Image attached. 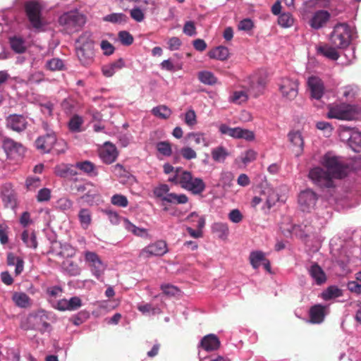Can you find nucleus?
<instances>
[{
	"label": "nucleus",
	"mask_w": 361,
	"mask_h": 361,
	"mask_svg": "<svg viewBox=\"0 0 361 361\" xmlns=\"http://www.w3.org/2000/svg\"><path fill=\"white\" fill-rule=\"evenodd\" d=\"M319 164L312 167L309 171V178L314 184L320 188L334 187L335 179H342L348 174V167L344 159L332 152L322 155Z\"/></svg>",
	"instance_id": "nucleus-1"
},
{
	"label": "nucleus",
	"mask_w": 361,
	"mask_h": 361,
	"mask_svg": "<svg viewBox=\"0 0 361 361\" xmlns=\"http://www.w3.org/2000/svg\"><path fill=\"white\" fill-rule=\"evenodd\" d=\"M267 83L266 75L264 72L252 74L241 85L243 90L233 91L229 97L230 102L241 104L248 99L249 94L257 97L262 93Z\"/></svg>",
	"instance_id": "nucleus-2"
},
{
	"label": "nucleus",
	"mask_w": 361,
	"mask_h": 361,
	"mask_svg": "<svg viewBox=\"0 0 361 361\" xmlns=\"http://www.w3.org/2000/svg\"><path fill=\"white\" fill-rule=\"evenodd\" d=\"M169 181L179 185L182 188L194 195L201 194L206 188L202 178L194 177L190 171L180 167L176 168V174L169 177Z\"/></svg>",
	"instance_id": "nucleus-3"
},
{
	"label": "nucleus",
	"mask_w": 361,
	"mask_h": 361,
	"mask_svg": "<svg viewBox=\"0 0 361 361\" xmlns=\"http://www.w3.org/2000/svg\"><path fill=\"white\" fill-rule=\"evenodd\" d=\"M86 16L77 10L63 13L59 18V23L68 34L79 31L86 23Z\"/></svg>",
	"instance_id": "nucleus-4"
},
{
	"label": "nucleus",
	"mask_w": 361,
	"mask_h": 361,
	"mask_svg": "<svg viewBox=\"0 0 361 361\" xmlns=\"http://www.w3.org/2000/svg\"><path fill=\"white\" fill-rule=\"evenodd\" d=\"M355 35L354 28L346 23L337 24L331 35V41L335 47L346 48Z\"/></svg>",
	"instance_id": "nucleus-5"
},
{
	"label": "nucleus",
	"mask_w": 361,
	"mask_h": 361,
	"mask_svg": "<svg viewBox=\"0 0 361 361\" xmlns=\"http://www.w3.org/2000/svg\"><path fill=\"white\" fill-rule=\"evenodd\" d=\"M359 108L354 105L345 103L335 104L329 106L328 117L339 120H355L360 116Z\"/></svg>",
	"instance_id": "nucleus-6"
},
{
	"label": "nucleus",
	"mask_w": 361,
	"mask_h": 361,
	"mask_svg": "<svg viewBox=\"0 0 361 361\" xmlns=\"http://www.w3.org/2000/svg\"><path fill=\"white\" fill-rule=\"evenodd\" d=\"M85 261L88 265L91 274L98 280H102L106 269L107 265L102 260L101 257L94 252L85 251Z\"/></svg>",
	"instance_id": "nucleus-7"
},
{
	"label": "nucleus",
	"mask_w": 361,
	"mask_h": 361,
	"mask_svg": "<svg viewBox=\"0 0 361 361\" xmlns=\"http://www.w3.org/2000/svg\"><path fill=\"white\" fill-rule=\"evenodd\" d=\"M318 200L319 195L311 189L301 191L298 197L300 209L307 213H310L315 209Z\"/></svg>",
	"instance_id": "nucleus-8"
},
{
	"label": "nucleus",
	"mask_w": 361,
	"mask_h": 361,
	"mask_svg": "<svg viewBox=\"0 0 361 361\" xmlns=\"http://www.w3.org/2000/svg\"><path fill=\"white\" fill-rule=\"evenodd\" d=\"M219 130L222 135H227L234 139H244L247 141L255 140L254 132L247 129L240 127L230 128L226 124H221Z\"/></svg>",
	"instance_id": "nucleus-9"
},
{
	"label": "nucleus",
	"mask_w": 361,
	"mask_h": 361,
	"mask_svg": "<svg viewBox=\"0 0 361 361\" xmlns=\"http://www.w3.org/2000/svg\"><path fill=\"white\" fill-rule=\"evenodd\" d=\"M25 11L32 25L37 30L41 29L44 23L40 16L41 8L39 4L35 1L27 2L25 5Z\"/></svg>",
	"instance_id": "nucleus-10"
},
{
	"label": "nucleus",
	"mask_w": 361,
	"mask_h": 361,
	"mask_svg": "<svg viewBox=\"0 0 361 361\" xmlns=\"http://www.w3.org/2000/svg\"><path fill=\"white\" fill-rule=\"evenodd\" d=\"M3 148L7 157L13 159H19L25 154V147L19 142L10 138H6L3 142Z\"/></svg>",
	"instance_id": "nucleus-11"
},
{
	"label": "nucleus",
	"mask_w": 361,
	"mask_h": 361,
	"mask_svg": "<svg viewBox=\"0 0 361 361\" xmlns=\"http://www.w3.org/2000/svg\"><path fill=\"white\" fill-rule=\"evenodd\" d=\"M279 228L286 236L294 235L302 237L304 235V232L302 231L301 226L293 224L290 216H282L279 224Z\"/></svg>",
	"instance_id": "nucleus-12"
},
{
	"label": "nucleus",
	"mask_w": 361,
	"mask_h": 361,
	"mask_svg": "<svg viewBox=\"0 0 361 361\" xmlns=\"http://www.w3.org/2000/svg\"><path fill=\"white\" fill-rule=\"evenodd\" d=\"M167 251L166 243L164 240H158L143 248L140 251V256L143 258L161 256L166 253Z\"/></svg>",
	"instance_id": "nucleus-13"
},
{
	"label": "nucleus",
	"mask_w": 361,
	"mask_h": 361,
	"mask_svg": "<svg viewBox=\"0 0 361 361\" xmlns=\"http://www.w3.org/2000/svg\"><path fill=\"white\" fill-rule=\"evenodd\" d=\"M298 85L296 80L290 78H283L279 84L282 96L288 100L295 98L298 95Z\"/></svg>",
	"instance_id": "nucleus-14"
},
{
	"label": "nucleus",
	"mask_w": 361,
	"mask_h": 361,
	"mask_svg": "<svg viewBox=\"0 0 361 361\" xmlns=\"http://www.w3.org/2000/svg\"><path fill=\"white\" fill-rule=\"evenodd\" d=\"M47 319L46 312L42 310L30 314L27 318V322L30 324L29 328L39 329L44 331L50 328L49 324L46 321Z\"/></svg>",
	"instance_id": "nucleus-15"
},
{
	"label": "nucleus",
	"mask_w": 361,
	"mask_h": 361,
	"mask_svg": "<svg viewBox=\"0 0 361 361\" xmlns=\"http://www.w3.org/2000/svg\"><path fill=\"white\" fill-rule=\"evenodd\" d=\"M100 159L105 164H109L114 162L118 157V151L114 145L106 142L99 149Z\"/></svg>",
	"instance_id": "nucleus-16"
},
{
	"label": "nucleus",
	"mask_w": 361,
	"mask_h": 361,
	"mask_svg": "<svg viewBox=\"0 0 361 361\" xmlns=\"http://www.w3.org/2000/svg\"><path fill=\"white\" fill-rule=\"evenodd\" d=\"M56 137L54 132H48L45 135L39 137L35 141L37 149L43 153H47L54 147Z\"/></svg>",
	"instance_id": "nucleus-17"
},
{
	"label": "nucleus",
	"mask_w": 361,
	"mask_h": 361,
	"mask_svg": "<svg viewBox=\"0 0 361 361\" xmlns=\"http://www.w3.org/2000/svg\"><path fill=\"white\" fill-rule=\"evenodd\" d=\"M330 13L324 10L316 11L309 20L310 26L315 30L322 28L329 21Z\"/></svg>",
	"instance_id": "nucleus-18"
},
{
	"label": "nucleus",
	"mask_w": 361,
	"mask_h": 361,
	"mask_svg": "<svg viewBox=\"0 0 361 361\" xmlns=\"http://www.w3.org/2000/svg\"><path fill=\"white\" fill-rule=\"evenodd\" d=\"M2 200L6 207L14 208L16 205V194L10 183H6L1 189Z\"/></svg>",
	"instance_id": "nucleus-19"
},
{
	"label": "nucleus",
	"mask_w": 361,
	"mask_h": 361,
	"mask_svg": "<svg viewBox=\"0 0 361 361\" xmlns=\"http://www.w3.org/2000/svg\"><path fill=\"white\" fill-rule=\"evenodd\" d=\"M311 95L316 99H320L324 91V87L322 80L317 76L310 77L307 81Z\"/></svg>",
	"instance_id": "nucleus-20"
},
{
	"label": "nucleus",
	"mask_w": 361,
	"mask_h": 361,
	"mask_svg": "<svg viewBox=\"0 0 361 361\" xmlns=\"http://www.w3.org/2000/svg\"><path fill=\"white\" fill-rule=\"evenodd\" d=\"M26 118L20 115H10L7 118V126L13 130L21 132L27 127Z\"/></svg>",
	"instance_id": "nucleus-21"
},
{
	"label": "nucleus",
	"mask_w": 361,
	"mask_h": 361,
	"mask_svg": "<svg viewBox=\"0 0 361 361\" xmlns=\"http://www.w3.org/2000/svg\"><path fill=\"white\" fill-rule=\"evenodd\" d=\"M327 313V307L322 305H315L310 310V322L314 324H320L324 321Z\"/></svg>",
	"instance_id": "nucleus-22"
},
{
	"label": "nucleus",
	"mask_w": 361,
	"mask_h": 361,
	"mask_svg": "<svg viewBox=\"0 0 361 361\" xmlns=\"http://www.w3.org/2000/svg\"><path fill=\"white\" fill-rule=\"evenodd\" d=\"M308 272L317 285H322L326 281L327 278L325 272L317 264H312L308 269Z\"/></svg>",
	"instance_id": "nucleus-23"
},
{
	"label": "nucleus",
	"mask_w": 361,
	"mask_h": 361,
	"mask_svg": "<svg viewBox=\"0 0 361 361\" xmlns=\"http://www.w3.org/2000/svg\"><path fill=\"white\" fill-rule=\"evenodd\" d=\"M76 53L79 60L83 65H88L92 63L94 52L90 44H84L82 47L78 48Z\"/></svg>",
	"instance_id": "nucleus-24"
},
{
	"label": "nucleus",
	"mask_w": 361,
	"mask_h": 361,
	"mask_svg": "<svg viewBox=\"0 0 361 361\" xmlns=\"http://www.w3.org/2000/svg\"><path fill=\"white\" fill-rule=\"evenodd\" d=\"M12 301L20 308H28L32 306V299L24 292H14L12 295Z\"/></svg>",
	"instance_id": "nucleus-25"
},
{
	"label": "nucleus",
	"mask_w": 361,
	"mask_h": 361,
	"mask_svg": "<svg viewBox=\"0 0 361 361\" xmlns=\"http://www.w3.org/2000/svg\"><path fill=\"white\" fill-rule=\"evenodd\" d=\"M288 138L290 142L292 143L293 147H294L296 155L299 156L302 153L304 146V141L300 132H290L288 133Z\"/></svg>",
	"instance_id": "nucleus-26"
},
{
	"label": "nucleus",
	"mask_w": 361,
	"mask_h": 361,
	"mask_svg": "<svg viewBox=\"0 0 361 361\" xmlns=\"http://www.w3.org/2000/svg\"><path fill=\"white\" fill-rule=\"evenodd\" d=\"M125 66V62L122 59L117 61L104 65L102 68V74L107 78L113 76L118 71L121 70Z\"/></svg>",
	"instance_id": "nucleus-27"
},
{
	"label": "nucleus",
	"mask_w": 361,
	"mask_h": 361,
	"mask_svg": "<svg viewBox=\"0 0 361 361\" xmlns=\"http://www.w3.org/2000/svg\"><path fill=\"white\" fill-rule=\"evenodd\" d=\"M200 345L205 350L212 351L216 350L219 347L220 341L214 334H209L201 340Z\"/></svg>",
	"instance_id": "nucleus-28"
},
{
	"label": "nucleus",
	"mask_w": 361,
	"mask_h": 361,
	"mask_svg": "<svg viewBox=\"0 0 361 361\" xmlns=\"http://www.w3.org/2000/svg\"><path fill=\"white\" fill-rule=\"evenodd\" d=\"M54 172L56 176L63 178L73 176L77 174L75 166L66 164L57 165L54 169Z\"/></svg>",
	"instance_id": "nucleus-29"
},
{
	"label": "nucleus",
	"mask_w": 361,
	"mask_h": 361,
	"mask_svg": "<svg viewBox=\"0 0 361 361\" xmlns=\"http://www.w3.org/2000/svg\"><path fill=\"white\" fill-rule=\"evenodd\" d=\"M230 55L229 50L224 46H219L208 52L210 59L219 61H225L228 59Z\"/></svg>",
	"instance_id": "nucleus-30"
},
{
	"label": "nucleus",
	"mask_w": 361,
	"mask_h": 361,
	"mask_svg": "<svg viewBox=\"0 0 361 361\" xmlns=\"http://www.w3.org/2000/svg\"><path fill=\"white\" fill-rule=\"evenodd\" d=\"M211 229L213 233L222 240L226 239L229 234V228L226 223L215 222L212 225Z\"/></svg>",
	"instance_id": "nucleus-31"
},
{
	"label": "nucleus",
	"mask_w": 361,
	"mask_h": 361,
	"mask_svg": "<svg viewBox=\"0 0 361 361\" xmlns=\"http://www.w3.org/2000/svg\"><path fill=\"white\" fill-rule=\"evenodd\" d=\"M348 145L350 148L357 152H361V132L357 130H353L350 133Z\"/></svg>",
	"instance_id": "nucleus-32"
},
{
	"label": "nucleus",
	"mask_w": 361,
	"mask_h": 361,
	"mask_svg": "<svg viewBox=\"0 0 361 361\" xmlns=\"http://www.w3.org/2000/svg\"><path fill=\"white\" fill-rule=\"evenodd\" d=\"M188 137L192 139L196 145H202L205 147L212 144L210 139L202 132L190 133L188 134Z\"/></svg>",
	"instance_id": "nucleus-33"
},
{
	"label": "nucleus",
	"mask_w": 361,
	"mask_h": 361,
	"mask_svg": "<svg viewBox=\"0 0 361 361\" xmlns=\"http://www.w3.org/2000/svg\"><path fill=\"white\" fill-rule=\"evenodd\" d=\"M21 239L27 247L37 248V241L33 231L25 230L21 234Z\"/></svg>",
	"instance_id": "nucleus-34"
},
{
	"label": "nucleus",
	"mask_w": 361,
	"mask_h": 361,
	"mask_svg": "<svg viewBox=\"0 0 361 361\" xmlns=\"http://www.w3.org/2000/svg\"><path fill=\"white\" fill-rule=\"evenodd\" d=\"M123 227L129 232L139 237H144L147 235V231L143 228H139L131 223L128 219H123Z\"/></svg>",
	"instance_id": "nucleus-35"
},
{
	"label": "nucleus",
	"mask_w": 361,
	"mask_h": 361,
	"mask_svg": "<svg viewBox=\"0 0 361 361\" xmlns=\"http://www.w3.org/2000/svg\"><path fill=\"white\" fill-rule=\"evenodd\" d=\"M123 227L129 232L139 237H144L147 235V231L143 228H139L131 223L128 219H123Z\"/></svg>",
	"instance_id": "nucleus-36"
},
{
	"label": "nucleus",
	"mask_w": 361,
	"mask_h": 361,
	"mask_svg": "<svg viewBox=\"0 0 361 361\" xmlns=\"http://www.w3.org/2000/svg\"><path fill=\"white\" fill-rule=\"evenodd\" d=\"M343 291L336 286H330L322 293V298L324 300H330L342 296Z\"/></svg>",
	"instance_id": "nucleus-37"
},
{
	"label": "nucleus",
	"mask_w": 361,
	"mask_h": 361,
	"mask_svg": "<svg viewBox=\"0 0 361 361\" xmlns=\"http://www.w3.org/2000/svg\"><path fill=\"white\" fill-rule=\"evenodd\" d=\"M78 219L83 229L89 228L92 223V213L89 209H80L78 213Z\"/></svg>",
	"instance_id": "nucleus-38"
},
{
	"label": "nucleus",
	"mask_w": 361,
	"mask_h": 361,
	"mask_svg": "<svg viewBox=\"0 0 361 361\" xmlns=\"http://www.w3.org/2000/svg\"><path fill=\"white\" fill-rule=\"evenodd\" d=\"M317 53L333 61L337 60L339 57V54L336 49L329 45L319 47L317 48Z\"/></svg>",
	"instance_id": "nucleus-39"
},
{
	"label": "nucleus",
	"mask_w": 361,
	"mask_h": 361,
	"mask_svg": "<svg viewBox=\"0 0 361 361\" xmlns=\"http://www.w3.org/2000/svg\"><path fill=\"white\" fill-rule=\"evenodd\" d=\"M180 118L190 128H193L197 123L196 113L192 108L188 109L184 114H180Z\"/></svg>",
	"instance_id": "nucleus-40"
},
{
	"label": "nucleus",
	"mask_w": 361,
	"mask_h": 361,
	"mask_svg": "<svg viewBox=\"0 0 361 361\" xmlns=\"http://www.w3.org/2000/svg\"><path fill=\"white\" fill-rule=\"evenodd\" d=\"M152 113L154 116L166 120L171 116L172 111L168 106L165 105H159L154 107L152 109Z\"/></svg>",
	"instance_id": "nucleus-41"
},
{
	"label": "nucleus",
	"mask_w": 361,
	"mask_h": 361,
	"mask_svg": "<svg viewBox=\"0 0 361 361\" xmlns=\"http://www.w3.org/2000/svg\"><path fill=\"white\" fill-rule=\"evenodd\" d=\"M249 259L252 267L257 269L262 265L266 258L264 253L262 251H253L250 253Z\"/></svg>",
	"instance_id": "nucleus-42"
},
{
	"label": "nucleus",
	"mask_w": 361,
	"mask_h": 361,
	"mask_svg": "<svg viewBox=\"0 0 361 361\" xmlns=\"http://www.w3.org/2000/svg\"><path fill=\"white\" fill-rule=\"evenodd\" d=\"M212 159L217 162H223L229 155L228 150L223 146H219L212 150Z\"/></svg>",
	"instance_id": "nucleus-43"
},
{
	"label": "nucleus",
	"mask_w": 361,
	"mask_h": 361,
	"mask_svg": "<svg viewBox=\"0 0 361 361\" xmlns=\"http://www.w3.org/2000/svg\"><path fill=\"white\" fill-rule=\"evenodd\" d=\"M75 169H78L90 176L96 174L94 173V165L89 161L77 162L75 165Z\"/></svg>",
	"instance_id": "nucleus-44"
},
{
	"label": "nucleus",
	"mask_w": 361,
	"mask_h": 361,
	"mask_svg": "<svg viewBox=\"0 0 361 361\" xmlns=\"http://www.w3.org/2000/svg\"><path fill=\"white\" fill-rule=\"evenodd\" d=\"M188 201V197L185 194H176L170 192L167 197L165 198V202L171 204H185Z\"/></svg>",
	"instance_id": "nucleus-45"
},
{
	"label": "nucleus",
	"mask_w": 361,
	"mask_h": 361,
	"mask_svg": "<svg viewBox=\"0 0 361 361\" xmlns=\"http://www.w3.org/2000/svg\"><path fill=\"white\" fill-rule=\"evenodd\" d=\"M200 81L206 85H214L217 82L216 78L209 71H201L198 74Z\"/></svg>",
	"instance_id": "nucleus-46"
},
{
	"label": "nucleus",
	"mask_w": 361,
	"mask_h": 361,
	"mask_svg": "<svg viewBox=\"0 0 361 361\" xmlns=\"http://www.w3.org/2000/svg\"><path fill=\"white\" fill-rule=\"evenodd\" d=\"M266 194L267 195L265 199L266 206L269 209L279 200V196L272 188L268 189Z\"/></svg>",
	"instance_id": "nucleus-47"
},
{
	"label": "nucleus",
	"mask_w": 361,
	"mask_h": 361,
	"mask_svg": "<svg viewBox=\"0 0 361 361\" xmlns=\"http://www.w3.org/2000/svg\"><path fill=\"white\" fill-rule=\"evenodd\" d=\"M278 23L282 27H290L294 23V18L290 13H283L278 18Z\"/></svg>",
	"instance_id": "nucleus-48"
},
{
	"label": "nucleus",
	"mask_w": 361,
	"mask_h": 361,
	"mask_svg": "<svg viewBox=\"0 0 361 361\" xmlns=\"http://www.w3.org/2000/svg\"><path fill=\"white\" fill-rule=\"evenodd\" d=\"M137 309L143 314L146 315H155L161 312V310L158 307H152V305L147 303L138 305Z\"/></svg>",
	"instance_id": "nucleus-49"
},
{
	"label": "nucleus",
	"mask_w": 361,
	"mask_h": 361,
	"mask_svg": "<svg viewBox=\"0 0 361 361\" xmlns=\"http://www.w3.org/2000/svg\"><path fill=\"white\" fill-rule=\"evenodd\" d=\"M82 123V118L78 115H74L68 122L69 130L72 132H80L82 130L81 126Z\"/></svg>",
	"instance_id": "nucleus-50"
},
{
	"label": "nucleus",
	"mask_w": 361,
	"mask_h": 361,
	"mask_svg": "<svg viewBox=\"0 0 361 361\" xmlns=\"http://www.w3.org/2000/svg\"><path fill=\"white\" fill-rule=\"evenodd\" d=\"M11 47L17 53H23L26 49L25 41L20 37H13L10 40Z\"/></svg>",
	"instance_id": "nucleus-51"
},
{
	"label": "nucleus",
	"mask_w": 361,
	"mask_h": 361,
	"mask_svg": "<svg viewBox=\"0 0 361 361\" xmlns=\"http://www.w3.org/2000/svg\"><path fill=\"white\" fill-rule=\"evenodd\" d=\"M157 150L164 157H170L172 154L171 145L168 141L159 142L156 145Z\"/></svg>",
	"instance_id": "nucleus-52"
},
{
	"label": "nucleus",
	"mask_w": 361,
	"mask_h": 361,
	"mask_svg": "<svg viewBox=\"0 0 361 361\" xmlns=\"http://www.w3.org/2000/svg\"><path fill=\"white\" fill-rule=\"evenodd\" d=\"M128 18L123 13H111L104 17V20L111 22L113 23H126Z\"/></svg>",
	"instance_id": "nucleus-53"
},
{
	"label": "nucleus",
	"mask_w": 361,
	"mask_h": 361,
	"mask_svg": "<svg viewBox=\"0 0 361 361\" xmlns=\"http://www.w3.org/2000/svg\"><path fill=\"white\" fill-rule=\"evenodd\" d=\"M169 192V187L166 184H161L154 189V195L163 201H165V198L170 194Z\"/></svg>",
	"instance_id": "nucleus-54"
},
{
	"label": "nucleus",
	"mask_w": 361,
	"mask_h": 361,
	"mask_svg": "<svg viewBox=\"0 0 361 361\" xmlns=\"http://www.w3.org/2000/svg\"><path fill=\"white\" fill-rule=\"evenodd\" d=\"M111 203L117 207H126L128 204V200L126 196L116 194L111 197Z\"/></svg>",
	"instance_id": "nucleus-55"
},
{
	"label": "nucleus",
	"mask_w": 361,
	"mask_h": 361,
	"mask_svg": "<svg viewBox=\"0 0 361 361\" xmlns=\"http://www.w3.org/2000/svg\"><path fill=\"white\" fill-rule=\"evenodd\" d=\"M357 92V87L355 85H347L341 89V94L347 99L355 97Z\"/></svg>",
	"instance_id": "nucleus-56"
},
{
	"label": "nucleus",
	"mask_w": 361,
	"mask_h": 361,
	"mask_svg": "<svg viewBox=\"0 0 361 361\" xmlns=\"http://www.w3.org/2000/svg\"><path fill=\"white\" fill-rule=\"evenodd\" d=\"M51 196V190L47 188L40 189L36 195V199L39 202H48Z\"/></svg>",
	"instance_id": "nucleus-57"
},
{
	"label": "nucleus",
	"mask_w": 361,
	"mask_h": 361,
	"mask_svg": "<svg viewBox=\"0 0 361 361\" xmlns=\"http://www.w3.org/2000/svg\"><path fill=\"white\" fill-rule=\"evenodd\" d=\"M63 66V61L58 58H54L46 63V67L51 71H60Z\"/></svg>",
	"instance_id": "nucleus-58"
},
{
	"label": "nucleus",
	"mask_w": 361,
	"mask_h": 361,
	"mask_svg": "<svg viewBox=\"0 0 361 361\" xmlns=\"http://www.w3.org/2000/svg\"><path fill=\"white\" fill-rule=\"evenodd\" d=\"M187 219L192 223H197L195 226L197 228L202 229L205 224V219L203 216H200L197 213L192 212L188 217Z\"/></svg>",
	"instance_id": "nucleus-59"
},
{
	"label": "nucleus",
	"mask_w": 361,
	"mask_h": 361,
	"mask_svg": "<svg viewBox=\"0 0 361 361\" xmlns=\"http://www.w3.org/2000/svg\"><path fill=\"white\" fill-rule=\"evenodd\" d=\"M257 153L252 149H248L243 152L240 156V160L244 164H247L255 160Z\"/></svg>",
	"instance_id": "nucleus-60"
},
{
	"label": "nucleus",
	"mask_w": 361,
	"mask_h": 361,
	"mask_svg": "<svg viewBox=\"0 0 361 361\" xmlns=\"http://www.w3.org/2000/svg\"><path fill=\"white\" fill-rule=\"evenodd\" d=\"M166 43H167V48L170 51L178 50L182 45V41L177 37H170L167 40Z\"/></svg>",
	"instance_id": "nucleus-61"
},
{
	"label": "nucleus",
	"mask_w": 361,
	"mask_h": 361,
	"mask_svg": "<svg viewBox=\"0 0 361 361\" xmlns=\"http://www.w3.org/2000/svg\"><path fill=\"white\" fill-rule=\"evenodd\" d=\"M118 39L121 44L130 45L133 42V37L127 31H121L118 33Z\"/></svg>",
	"instance_id": "nucleus-62"
},
{
	"label": "nucleus",
	"mask_w": 361,
	"mask_h": 361,
	"mask_svg": "<svg viewBox=\"0 0 361 361\" xmlns=\"http://www.w3.org/2000/svg\"><path fill=\"white\" fill-rule=\"evenodd\" d=\"M73 206V202L66 197H61L56 202V207L61 210L70 209Z\"/></svg>",
	"instance_id": "nucleus-63"
},
{
	"label": "nucleus",
	"mask_w": 361,
	"mask_h": 361,
	"mask_svg": "<svg viewBox=\"0 0 361 361\" xmlns=\"http://www.w3.org/2000/svg\"><path fill=\"white\" fill-rule=\"evenodd\" d=\"M41 184V180L38 177H29L27 178L25 185L29 190H35L39 188Z\"/></svg>",
	"instance_id": "nucleus-64"
}]
</instances>
